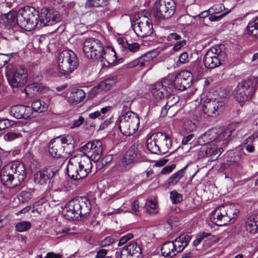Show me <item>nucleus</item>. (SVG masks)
<instances>
[{
	"label": "nucleus",
	"instance_id": "obj_1",
	"mask_svg": "<svg viewBox=\"0 0 258 258\" xmlns=\"http://www.w3.org/2000/svg\"><path fill=\"white\" fill-rule=\"evenodd\" d=\"M83 51L87 59L100 61L104 65H106L105 61L111 64L117 59L114 50L112 49L106 53L102 42L95 38L90 37L85 40L83 44Z\"/></svg>",
	"mask_w": 258,
	"mask_h": 258
},
{
	"label": "nucleus",
	"instance_id": "obj_2",
	"mask_svg": "<svg viewBox=\"0 0 258 258\" xmlns=\"http://www.w3.org/2000/svg\"><path fill=\"white\" fill-rule=\"evenodd\" d=\"M26 171L24 164L15 161L7 164L1 171V180L8 187L19 185L25 178Z\"/></svg>",
	"mask_w": 258,
	"mask_h": 258
},
{
	"label": "nucleus",
	"instance_id": "obj_3",
	"mask_svg": "<svg viewBox=\"0 0 258 258\" xmlns=\"http://www.w3.org/2000/svg\"><path fill=\"white\" fill-rule=\"evenodd\" d=\"M92 163L90 159L82 154L72 156L67 165L69 176L73 179L85 178L91 172Z\"/></svg>",
	"mask_w": 258,
	"mask_h": 258
},
{
	"label": "nucleus",
	"instance_id": "obj_4",
	"mask_svg": "<svg viewBox=\"0 0 258 258\" xmlns=\"http://www.w3.org/2000/svg\"><path fill=\"white\" fill-rule=\"evenodd\" d=\"M68 209L64 214L68 220L77 219L85 217L90 214L92 206L90 201L86 197L77 198L70 201Z\"/></svg>",
	"mask_w": 258,
	"mask_h": 258
},
{
	"label": "nucleus",
	"instance_id": "obj_5",
	"mask_svg": "<svg viewBox=\"0 0 258 258\" xmlns=\"http://www.w3.org/2000/svg\"><path fill=\"white\" fill-rule=\"evenodd\" d=\"M79 66L76 53L71 50H64L57 56V70L61 75H69Z\"/></svg>",
	"mask_w": 258,
	"mask_h": 258
},
{
	"label": "nucleus",
	"instance_id": "obj_6",
	"mask_svg": "<svg viewBox=\"0 0 258 258\" xmlns=\"http://www.w3.org/2000/svg\"><path fill=\"white\" fill-rule=\"evenodd\" d=\"M120 132L125 136H129L134 134L138 130L140 124L138 114L132 111H127L119 116L116 121Z\"/></svg>",
	"mask_w": 258,
	"mask_h": 258
},
{
	"label": "nucleus",
	"instance_id": "obj_7",
	"mask_svg": "<svg viewBox=\"0 0 258 258\" xmlns=\"http://www.w3.org/2000/svg\"><path fill=\"white\" fill-rule=\"evenodd\" d=\"M39 13L34 8L22 9L18 13V25L26 31L33 30L38 24Z\"/></svg>",
	"mask_w": 258,
	"mask_h": 258
},
{
	"label": "nucleus",
	"instance_id": "obj_8",
	"mask_svg": "<svg viewBox=\"0 0 258 258\" xmlns=\"http://www.w3.org/2000/svg\"><path fill=\"white\" fill-rule=\"evenodd\" d=\"M175 9L173 0H157L154 4L153 15L159 21L168 19L173 15Z\"/></svg>",
	"mask_w": 258,
	"mask_h": 258
},
{
	"label": "nucleus",
	"instance_id": "obj_9",
	"mask_svg": "<svg viewBox=\"0 0 258 258\" xmlns=\"http://www.w3.org/2000/svg\"><path fill=\"white\" fill-rule=\"evenodd\" d=\"M71 137H58L53 139L49 145V152L53 157L59 158L65 153L66 154L71 153L72 150L68 149L73 148L71 143Z\"/></svg>",
	"mask_w": 258,
	"mask_h": 258
},
{
	"label": "nucleus",
	"instance_id": "obj_10",
	"mask_svg": "<svg viewBox=\"0 0 258 258\" xmlns=\"http://www.w3.org/2000/svg\"><path fill=\"white\" fill-rule=\"evenodd\" d=\"M6 76L10 85L13 88L24 86L28 81L27 70L23 66H18L12 71H8Z\"/></svg>",
	"mask_w": 258,
	"mask_h": 258
},
{
	"label": "nucleus",
	"instance_id": "obj_11",
	"mask_svg": "<svg viewBox=\"0 0 258 258\" xmlns=\"http://www.w3.org/2000/svg\"><path fill=\"white\" fill-rule=\"evenodd\" d=\"M220 45H215L209 49L205 54L203 62L205 67L209 69H213L219 67L224 55Z\"/></svg>",
	"mask_w": 258,
	"mask_h": 258
},
{
	"label": "nucleus",
	"instance_id": "obj_12",
	"mask_svg": "<svg viewBox=\"0 0 258 258\" xmlns=\"http://www.w3.org/2000/svg\"><path fill=\"white\" fill-rule=\"evenodd\" d=\"M102 143L100 140H93L80 148V151L84 156L94 162L98 161L102 153Z\"/></svg>",
	"mask_w": 258,
	"mask_h": 258
},
{
	"label": "nucleus",
	"instance_id": "obj_13",
	"mask_svg": "<svg viewBox=\"0 0 258 258\" xmlns=\"http://www.w3.org/2000/svg\"><path fill=\"white\" fill-rule=\"evenodd\" d=\"M255 92V86L249 80L240 83L234 90V96L239 102H243L250 99Z\"/></svg>",
	"mask_w": 258,
	"mask_h": 258
},
{
	"label": "nucleus",
	"instance_id": "obj_14",
	"mask_svg": "<svg viewBox=\"0 0 258 258\" xmlns=\"http://www.w3.org/2000/svg\"><path fill=\"white\" fill-rule=\"evenodd\" d=\"M225 99L218 98L205 101L203 110L208 116H216L221 112L224 108Z\"/></svg>",
	"mask_w": 258,
	"mask_h": 258
},
{
	"label": "nucleus",
	"instance_id": "obj_15",
	"mask_svg": "<svg viewBox=\"0 0 258 258\" xmlns=\"http://www.w3.org/2000/svg\"><path fill=\"white\" fill-rule=\"evenodd\" d=\"M40 27L51 26L60 21L58 12L53 9L43 8L39 15Z\"/></svg>",
	"mask_w": 258,
	"mask_h": 258
},
{
	"label": "nucleus",
	"instance_id": "obj_16",
	"mask_svg": "<svg viewBox=\"0 0 258 258\" xmlns=\"http://www.w3.org/2000/svg\"><path fill=\"white\" fill-rule=\"evenodd\" d=\"M133 27L136 34L142 38L149 36L153 31L152 21L145 16L140 18Z\"/></svg>",
	"mask_w": 258,
	"mask_h": 258
},
{
	"label": "nucleus",
	"instance_id": "obj_17",
	"mask_svg": "<svg viewBox=\"0 0 258 258\" xmlns=\"http://www.w3.org/2000/svg\"><path fill=\"white\" fill-rule=\"evenodd\" d=\"M192 79L193 76L190 72L181 71L178 74L174 80L173 86L177 90L184 91L191 86Z\"/></svg>",
	"mask_w": 258,
	"mask_h": 258
},
{
	"label": "nucleus",
	"instance_id": "obj_18",
	"mask_svg": "<svg viewBox=\"0 0 258 258\" xmlns=\"http://www.w3.org/2000/svg\"><path fill=\"white\" fill-rule=\"evenodd\" d=\"M170 85L171 82L168 79H163L161 82L156 83L152 89V93L154 97L157 99H162L172 92Z\"/></svg>",
	"mask_w": 258,
	"mask_h": 258
},
{
	"label": "nucleus",
	"instance_id": "obj_19",
	"mask_svg": "<svg viewBox=\"0 0 258 258\" xmlns=\"http://www.w3.org/2000/svg\"><path fill=\"white\" fill-rule=\"evenodd\" d=\"M9 112L17 119H27L32 114V109L29 106L16 105L11 107Z\"/></svg>",
	"mask_w": 258,
	"mask_h": 258
},
{
	"label": "nucleus",
	"instance_id": "obj_20",
	"mask_svg": "<svg viewBox=\"0 0 258 258\" xmlns=\"http://www.w3.org/2000/svg\"><path fill=\"white\" fill-rule=\"evenodd\" d=\"M56 172L52 168H47L36 172L34 176V182L39 185H46L49 180L52 178Z\"/></svg>",
	"mask_w": 258,
	"mask_h": 258
},
{
	"label": "nucleus",
	"instance_id": "obj_21",
	"mask_svg": "<svg viewBox=\"0 0 258 258\" xmlns=\"http://www.w3.org/2000/svg\"><path fill=\"white\" fill-rule=\"evenodd\" d=\"M152 59L153 57L150 53H147L126 64V68L128 69H132L135 67H139L143 69L149 67V69H151L150 62Z\"/></svg>",
	"mask_w": 258,
	"mask_h": 258
},
{
	"label": "nucleus",
	"instance_id": "obj_22",
	"mask_svg": "<svg viewBox=\"0 0 258 258\" xmlns=\"http://www.w3.org/2000/svg\"><path fill=\"white\" fill-rule=\"evenodd\" d=\"M157 141H158L159 148L160 154H164L169 151L172 145V142L169 136L162 133H156Z\"/></svg>",
	"mask_w": 258,
	"mask_h": 258
},
{
	"label": "nucleus",
	"instance_id": "obj_23",
	"mask_svg": "<svg viewBox=\"0 0 258 258\" xmlns=\"http://www.w3.org/2000/svg\"><path fill=\"white\" fill-rule=\"evenodd\" d=\"M140 154L137 148L134 146L131 147L126 152L122 160L124 167L130 168V166L139 159Z\"/></svg>",
	"mask_w": 258,
	"mask_h": 258
},
{
	"label": "nucleus",
	"instance_id": "obj_24",
	"mask_svg": "<svg viewBox=\"0 0 258 258\" xmlns=\"http://www.w3.org/2000/svg\"><path fill=\"white\" fill-rule=\"evenodd\" d=\"M211 221L215 225L219 226L225 225L227 224V219L225 215L222 206L214 210L211 216Z\"/></svg>",
	"mask_w": 258,
	"mask_h": 258
},
{
	"label": "nucleus",
	"instance_id": "obj_25",
	"mask_svg": "<svg viewBox=\"0 0 258 258\" xmlns=\"http://www.w3.org/2000/svg\"><path fill=\"white\" fill-rule=\"evenodd\" d=\"M191 239L190 236L187 233H183L172 241L177 252H181L188 245Z\"/></svg>",
	"mask_w": 258,
	"mask_h": 258
},
{
	"label": "nucleus",
	"instance_id": "obj_26",
	"mask_svg": "<svg viewBox=\"0 0 258 258\" xmlns=\"http://www.w3.org/2000/svg\"><path fill=\"white\" fill-rule=\"evenodd\" d=\"M166 104L161 109V116L162 117L166 116L168 112L170 111V109L179 101L178 96L171 94V92L168 94V95H166Z\"/></svg>",
	"mask_w": 258,
	"mask_h": 258
},
{
	"label": "nucleus",
	"instance_id": "obj_27",
	"mask_svg": "<svg viewBox=\"0 0 258 258\" xmlns=\"http://www.w3.org/2000/svg\"><path fill=\"white\" fill-rule=\"evenodd\" d=\"M49 90L48 87H46L42 83L34 82L26 86L24 89L27 96H30V93L34 94L35 93H39L43 94Z\"/></svg>",
	"mask_w": 258,
	"mask_h": 258
},
{
	"label": "nucleus",
	"instance_id": "obj_28",
	"mask_svg": "<svg viewBox=\"0 0 258 258\" xmlns=\"http://www.w3.org/2000/svg\"><path fill=\"white\" fill-rule=\"evenodd\" d=\"M245 228L246 231L251 234L258 232V214L252 215L246 220Z\"/></svg>",
	"mask_w": 258,
	"mask_h": 258
},
{
	"label": "nucleus",
	"instance_id": "obj_29",
	"mask_svg": "<svg viewBox=\"0 0 258 258\" xmlns=\"http://www.w3.org/2000/svg\"><path fill=\"white\" fill-rule=\"evenodd\" d=\"M117 78L116 76L107 78L104 81L100 83L96 87H94L92 89L93 93L97 94L102 90H109L111 85L115 83L117 81Z\"/></svg>",
	"mask_w": 258,
	"mask_h": 258
},
{
	"label": "nucleus",
	"instance_id": "obj_30",
	"mask_svg": "<svg viewBox=\"0 0 258 258\" xmlns=\"http://www.w3.org/2000/svg\"><path fill=\"white\" fill-rule=\"evenodd\" d=\"M174 245L172 241L164 243L161 248L162 254L164 256L167 257H172L176 255L178 252Z\"/></svg>",
	"mask_w": 258,
	"mask_h": 258
},
{
	"label": "nucleus",
	"instance_id": "obj_31",
	"mask_svg": "<svg viewBox=\"0 0 258 258\" xmlns=\"http://www.w3.org/2000/svg\"><path fill=\"white\" fill-rule=\"evenodd\" d=\"M147 148L152 153L160 154L156 133L153 134L147 139Z\"/></svg>",
	"mask_w": 258,
	"mask_h": 258
},
{
	"label": "nucleus",
	"instance_id": "obj_32",
	"mask_svg": "<svg viewBox=\"0 0 258 258\" xmlns=\"http://www.w3.org/2000/svg\"><path fill=\"white\" fill-rule=\"evenodd\" d=\"M85 92L81 89H75L71 93L69 97L70 103L78 104L80 103L85 97Z\"/></svg>",
	"mask_w": 258,
	"mask_h": 258
},
{
	"label": "nucleus",
	"instance_id": "obj_33",
	"mask_svg": "<svg viewBox=\"0 0 258 258\" xmlns=\"http://www.w3.org/2000/svg\"><path fill=\"white\" fill-rule=\"evenodd\" d=\"M17 18L18 13L14 11H11L7 14H5L3 16V19L4 23L11 27L15 26L16 24H18Z\"/></svg>",
	"mask_w": 258,
	"mask_h": 258
},
{
	"label": "nucleus",
	"instance_id": "obj_34",
	"mask_svg": "<svg viewBox=\"0 0 258 258\" xmlns=\"http://www.w3.org/2000/svg\"><path fill=\"white\" fill-rule=\"evenodd\" d=\"M133 258H141L142 250L140 246L135 242H132L125 246Z\"/></svg>",
	"mask_w": 258,
	"mask_h": 258
},
{
	"label": "nucleus",
	"instance_id": "obj_35",
	"mask_svg": "<svg viewBox=\"0 0 258 258\" xmlns=\"http://www.w3.org/2000/svg\"><path fill=\"white\" fill-rule=\"evenodd\" d=\"M187 166L184 167L178 171L172 174L167 180L168 185L173 186L178 182V181L185 174Z\"/></svg>",
	"mask_w": 258,
	"mask_h": 258
},
{
	"label": "nucleus",
	"instance_id": "obj_36",
	"mask_svg": "<svg viewBox=\"0 0 258 258\" xmlns=\"http://www.w3.org/2000/svg\"><path fill=\"white\" fill-rule=\"evenodd\" d=\"M224 211H225V215L227 219V223L235 218L238 211L235 208L234 205H225L222 206Z\"/></svg>",
	"mask_w": 258,
	"mask_h": 258
},
{
	"label": "nucleus",
	"instance_id": "obj_37",
	"mask_svg": "<svg viewBox=\"0 0 258 258\" xmlns=\"http://www.w3.org/2000/svg\"><path fill=\"white\" fill-rule=\"evenodd\" d=\"M247 30L248 34L258 39V17L248 23Z\"/></svg>",
	"mask_w": 258,
	"mask_h": 258
},
{
	"label": "nucleus",
	"instance_id": "obj_38",
	"mask_svg": "<svg viewBox=\"0 0 258 258\" xmlns=\"http://www.w3.org/2000/svg\"><path fill=\"white\" fill-rule=\"evenodd\" d=\"M145 208L147 212L151 214L157 213V202L155 199H149L146 201Z\"/></svg>",
	"mask_w": 258,
	"mask_h": 258
},
{
	"label": "nucleus",
	"instance_id": "obj_39",
	"mask_svg": "<svg viewBox=\"0 0 258 258\" xmlns=\"http://www.w3.org/2000/svg\"><path fill=\"white\" fill-rule=\"evenodd\" d=\"M34 191V190L32 188L22 191L19 195V200L24 203L27 202L32 199Z\"/></svg>",
	"mask_w": 258,
	"mask_h": 258
},
{
	"label": "nucleus",
	"instance_id": "obj_40",
	"mask_svg": "<svg viewBox=\"0 0 258 258\" xmlns=\"http://www.w3.org/2000/svg\"><path fill=\"white\" fill-rule=\"evenodd\" d=\"M134 100V98L133 97L126 95H123L120 104L122 109L124 111L130 110Z\"/></svg>",
	"mask_w": 258,
	"mask_h": 258
},
{
	"label": "nucleus",
	"instance_id": "obj_41",
	"mask_svg": "<svg viewBox=\"0 0 258 258\" xmlns=\"http://www.w3.org/2000/svg\"><path fill=\"white\" fill-rule=\"evenodd\" d=\"M31 108L32 111L38 112H42L46 109V107L42 105L41 101L38 99H36L32 102Z\"/></svg>",
	"mask_w": 258,
	"mask_h": 258
},
{
	"label": "nucleus",
	"instance_id": "obj_42",
	"mask_svg": "<svg viewBox=\"0 0 258 258\" xmlns=\"http://www.w3.org/2000/svg\"><path fill=\"white\" fill-rule=\"evenodd\" d=\"M108 0H87L86 3V7H99L107 5Z\"/></svg>",
	"mask_w": 258,
	"mask_h": 258
},
{
	"label": "nucleus",
	"instance_id": "obj_43",
	"mask_svg": "<svg viewBox=\"0 0 258 258\" xmlns=\"http://www.w3.org/2000/svg\"><path fill=\"white\" fill-rule=\"evenodd\" d=\"M31 223L28 221H22L18 223L16 226V230L19 232L26 231L30 229Z\"/></svg>",
	"mask_w": 258,
	"mask_h": 258
},
{
	"label": "nucleus",
	"instance_id": "obj_44",
	"mask_svg": "<svg viewBox=\"0 0 258 258\" xmlns=\"http://www.w3.org/2000/svg\"><path fill=\"white\" fill-rule=\"evenodd\" d=\"M232 134V131L227 128L224 130L222 133H221L220 135H219L218 138L214 140V142H218V141H225L229 138Z\"/></svg>",
	"mask_w": 258,
	"mask_h": 258
},
{
	"label": "nucleus",
	"instance_id": "obj_45",
	"mask_svg": "<svg viewBox=\"0 0 258 258\" xmlns=\"http://www.w3.org/2000/svg\"><path fill=\"white\" fill-rule=\"evenodd\" d=\"M112 157L111 155H107L104 157L101 161H99V160L96 162V166L97 168L98 169H100L106 165L108 163H109L112 160Z\"/></svg>",
	"mask_w": 258,
	"mask_h": 258
},
{
	"label": "nucleus",
	"instance_id": "obj_46",
	"mask_svg": "<svg viewBox=\"0 0 258 258\" xmlns=\"http://www.w3.org/2000/svg\"><path fill=\"white\" fill-rule=\"evenodd\" d=\"M170 199L173 204H176L179 203L182 201V196L178 194L176 190H173L170 192Z\"/></svg>",
	"mask_w": 258,
	"mask_h": 258
},
{
	"label": "nucleus",
	"instance_id": "obj_47",
	"mask_svg": "<svg viewBox=\"0 0 258 258\" xmlns=\"http://www.w3.org/2000/svg\"><path fill=\"white\" fill-rule=\"evenodd\" d=\"M123 47L125 49H128L132 52H136L140 49V44L138 43L134 42L132 43H128L127 42L123 43Z\"/></svg>",
	"mask_w": 258,
	"mask_h": 258
},
{
	"label": "nucleus",
	"instance_id": "obj_48",
	"mask_svg": "<svg viewBox=\"0 0 258 258\" xmlns=\"http://www.w3.org/2000/svg\"><path fill=\"white\" fill-rule=\"evenodd\" d=\"M21 136L19 133L14 132H8L4 135V139L6 141L11 142L20 137Z\"/></svg>",
	"mask_w": 258,
	"mask_h": 258
},
{
	"label": "nucleus",
	"instance_id": "obj_49",
	"mask_svg": "<svg viewBox=\"0 0 258 258\" xmlns=\"http://www.w3.org/2000/svg\"><path fill=\"white\" fill-rule=\"evenodd\" d=\"M134 237V235L132 233H128L123 236H122L118 243V246H121L126 243L129 240L132 239Z\"/></svg>",
	"mask_w": 258,
	"mask_h": 258
},
{
	"label": "nucleus",
	"instance_id": "obj_50",
	"mask_svg": "<svg viewBox=\"0 0 258 258\" xmlns=\"http://www.w3.org/2000/svg\"><path fill=\"white\" fill-rule=\"evenodd\" d=\"M224 7L222 5H214L211 7L210 10V12H211V14H219L221 12L223 11Z\"/></svg>",
	"mask_w": 258,
	"mask_h": 258
},
{
	"label": "nucleus",
	"instance_id": "obj_51",
	"mask_svg": "<svg viewBox=\"0 0 258 258\" xmlns=\"http://www.w3.org/2000/svg\"><path fill=\"white\" fill-rule=\"evenodd\" d=\"M175 164H172L171 165H167L162 169L161 173L162 174H169L175 168Z\"/></svg>",
	"mask_w": 258,
	"mask_h": 258
},
{
	"label": "nucleus",
	"instance_id": "obj_52",
	"mask_svg": "<svg viewBox=\"0 0 258 258\" xmlns=\"http://www.w3.org/2000/svg\"><path fill=\"white\" fill-rule=\"evenodd\" d=\"M11 125V121L6 118H0V131L4 130Z\"/></svg>",
	"mask_w": 258,
	"mask_h": 258
},
{
	"label": "nucleus",
	"instance_id": "obj_53",
	"mask_svg": "<svg viewBox=\"0 0 258 258\" xmlns=\"http://www.w3.org/2000/svg\"><path fill=\"white\" fill-rule=\"evenodd\" d=\"M84 118L82 116H79L78 119H75L74 120L73 124L71 126V128L78 127L83 124L84 121Z\"/></svg>",
	"mask_w": 258,
	"mask_h": 258
},
{
	"label": "nucleus",
	"instance_id": "obj_54",
	"mask_svg": "<svg viewBox=\"0 0 258 258\" xmlns=\"http://www.w3.org/2000/svg\"><path fill=\"white\" fill-rule=\"evenodd\" d=\"M227 14V13H224L219 16H215L214 14H210L208 17L209 20L211 22H217L219 21Z\"/></svg>",
	"mask_w": 258,
	"mask_h": 258
},
{
	"label": "nucleus",
	"instance_id": "obj_55",
	"mask_svg": "<svg viewBox=\"0 0 258 258\" xmlns=\"http://www.w3.org/2000/svg\"><path fill=\"white\" fill-rule=\"evenodd\" d=\"M188 53L186 52L182 53L179 56V61L181 63H186L188 61Z\"/></svg>",
	"mask_w": 258,
	"mask_h": 258
},
{
	"label": "nucleus",
	"instance_id": "obj_56",
	"mask_svg": "<svg viewBox=\"0 0 258 258\" xmlns=\"http://www.w3.org/2000/svg\"><path fill=\"white\" fill-rule=\"evenodd\" d=\"M186 44V40L183 39L177 42L173 47V50L174 51L179 50L182 47Z\"/></svg>",
	"mask_w": 258,
	"mask_h": 258
},
{
	"label": "nucleus",
	"instance_id": "obj_57",
	"mask_svg": "<svg viewBox=\"0 0 258 258\" xmlns=\"http://www.w3.org/2000/svg\"><path fill=\"white\" fill-rule=\"evenodd\" d=\"M210 14H211V12H210V10L209 9L207 10L203 11L202 12H201L198 15L194 16L193 18L195 20H197V19L198 18H206V17H207L208 16L209 17Z\"/></svg>",
	"mask_w": 258,
	"mask_h": 258
},
{
	"label": "nucleus",
	"instance_id": "obj_58",
	"mask_svg": "<svg viewBox=\"0 0 258 258\" xmlns=\"http://www.w3.org/2000/svg\"><path fill=\"white\" fill-rule=\"evenodd\" d=\"M114 242V239L112 237L107 236L102 241L101 245L102 246H107L109 245Z\"/></svg>",
	"mask_w": 258,
	"mask_h": 258
},
{
	"label": "nucleus",
	"instance_id": "obj_59",
	"mask_svg": "<svg viewBox=\"0 0 258 258\" xmlns=\"http://www.w3.org/2000/svg\"><path fill=\"white\" fill-rule=\"evenodd\" d=\"M108 250L105 249H101L97 251L95 258H104L106 256Z\"/></svg>",
	"mask_w": 258,
	"mask_h": 258
},
{
	"label": "nucleus",
	"instance_id": "obj_60",
	"mask_svg": "<svg viewBox=\"0 0 258 258\" xmlns=\"http://www.w3.org/2000/svg\"><path fill=\"white\" fill-rule=\"evenodd\" d=\"M181 39V36L176 33H170L167 37V39L168 41L178 40Z\"/></svg>",
	"mask_w": 258,
	"mask_h": 258
},
{
	"label": "nucleus",
	"instance_id": "obj_61",
	"mask_svg": "<svg viewBox=\"0 0 258 258\" xmlns=\"http://www.w3.org/2000/svg\"><path fill=\"white\" fill-rule=\"evenodd\" d=\"M8 61V56L3 54H0V68L5 66Z\"/></svg>",
	"mask_w": 258,
	"mask_h": 258
},
{
	"label": "nucleus",
	"instance_id": "obj_62",
	"mask_svg": "<svg viewBox=\"0 0 258 258\" xmlns=\"http://www.w3.org/2000/svg\"><path fill=\"white\" fill-rule=\"evenodd\" d=\"M32 77L34 82L36 83H38V82L40 81L43 78L42 75L40 73H36L33 74Z\"/></svg>",
	"mask_w": 258,
	"mask_h": 258
},
{
	"label": "nucleus",
	"instance_id": "obj_63",
	"mask_svg": "<svg viewBox=\"0 0 258 258\" xmlns=\"http://www.w3.org/2000/svg\"><path fill=\"white\" fill-rule=\"evenodd\" d=\"M121 258H133L131 256V254L128 252L124 247L122 249V255Z\"/></svg>",
	"mask_w": 258,
	"mask_h": 258
},
{
	"label": "nucleus",
	"instance_id": "obj_64",
	"mask_svg": "<svg viewBox=\"0 0 258 258\" xmlns=\"http://www.w3.org/2000/svg\"><path fill=\"white\" fill-rule=\"evenodd\" d=\"M194 137V135L192 134L187 136L186 137H184L182 140V144L184 145L187 144L188 142L191 141V140Z\"/></svg>",
	"mask_w": 258,
	"mask_h": 258
}]
</instances>
